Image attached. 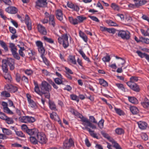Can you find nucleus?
<instances>
[{
	"instance_id": "79ce46f5",
	"label": "nucleus",
	"mask_w": 149,
	"mask_h": 149,
	"mask_svg": "<svg viewBox=\"0 0 149 149\" xmlns=\"http://www.w3.org/2000/svg\"><path fill=\"white\" fill-rule=\"evenodd\" d=\"M114 109L116 113L119 115L121 116L124 115V112L120 109L115 107Z\"/></svg>"
},
{
	"instance_id": "c9c22d12",
	"label": "nucleus",
	"mask_w": 149,
	"mask_h": 149,
	"mask_svg": "<svg viewBox=\"0 0 149 149\" xmlns=\"http://www.w3.org/2000/svg\"><path fill=\"white\" fill-rule=\"evenodd\" d=\"M116 86L119 89L121 90L122 91L125 92V89L123 86V85L120 83H116L115 84Z\"/></svg>"
},
{
	"instance_id": "2eb2a0df",
	"label": "nucleus",
	"mask_w": 149,
	"mask_h": 149,
	"mask_svg": "<svg viewBox=\"0 0 149 149\" xmlns=\"http://www.w3.org/2000/svg\"><path fill=\"white\" fill-rule=\"evenodd\" d=\"M50 117L53 120L58 122L59 124L61 125V121L60 120L58 115L55 112L50 113Z\"/></svg>"
},
{
	"instance_id": "13d9d810",
	"label": "nucleus",
	"mask_w": 149,
	"mask_h": 149,
	"mask_svg": "<svg viewBox=\"0 0 149 149\" xmlns=\"http://www.w3.org/2000/svg\"><path fill=\"white\" fill-rule=\"evenodd\" d=\"M3 131L4 134L8 135H10L12 133L11 132L10 130L6 128H3Z\"/></svg>"
},
{
	"instance_id": "7c9ffc66",
	"label": "nucleus",
	"mask_w": 149,
	"mask_h": 149,
	"mask_svg": "<svg viewBox=\"0 0 149 149\" xmlns=\"http://www.w3.org/2000/svg\"><path fill=\"white\" fill-rule=\"evenodd\" d=\"M68 62L70 64H76L77 63L76 60L74 57L72 56H70L69 57Z\"/></svg>"
},
{
	"instance_id": "864d4df0",
	"label": "nucleus",
	"mask_w": 149,
	"mask_h": 149,
	"mask_svg": "<svg viewBox=\"0 0 149 149\" xmlns=\"http://www.w3.org/2000/svg\"><path fill=\"white\" fill-rule=\"evenodd\" d=\"M54 81L56 84L58 85H60L62 83L63 79H60L58 78H57L54 79Z\"/></svg>"
},
{
	"instance_id": "f3484780",
	"label": "nucleus",
	"mask_w": 149,
	"mask_h": 149,
	"mask_svg": "<svg viewBox=\"0 0 149 149\" xmlns=\"http://www.w3.org/2000/svg\"><path fill=\"white\" fill-rule=\"evenodd\" d=\"M25 22L26 24L28 29L30 30L31 29V20L27 15H26L25 16Z\"/></svg>"
},
{
	"instance_id": "6ab92c4d",
	"label": "nucleus",
	"mask_w": 149,
	"mask_h": 149,
	"mask_svg": "<svg viewBox=\"0 0 149 149\" xmlns=\"http://www.w3.org/2000/svg\"><path fill=\"white\" fill-rule=\"evenodd\" d=\"M38 29L39 32L41 34L45 35L47 34V31L45 28L40 24L38 25Z\"/></svg>"
},
{
	"instance_id": "423d86ee",
	"label": "nucleus",
	"mask_w": 149,
	"mask_h": 149,
	"mask_svg": "<svg viewBox=\"0 0 149 149\" xmlns=\"http://www.w3.org/2000/svg\"><path fill=\"white\" fill-rule=\"evenodd\" d=\"M118 36L124 40H128L130 37V33L127 31L121 30L119 31Z\"/></svg>"
},
{
	"instance_id": "1a4fd4ad",
	"label": "nucleus",
	"mask_w": 149,
	"mask_h": 149,
	"mask_svg": "<svg viewBox=\"0 0 149 149\" xmlns=\"http://www.w3.org/2000/svg\"><path fill=\"white\" fill-rule=\"evenodd\" d=\"M63 147L66 149H69L71 147L74 146V143L73 139L70 138L69 139L66 140L63 144Z\"/></svg>"
},
{
	"instance_id": "b1692460",
	"label": "nucleus",
	"mask_w": 149,
	"mask_h": 149,
	"mask_svg": "<svg viewBox=\"0 0 149 149\" xmlns=\"http://www.w3.org/2000/svg\"><path fill=\"white\" fill-rule=\"evenodd\" d=\"M49 24L52 25L53 27H54L56 25L54 17L53 15H50L49 16Z\"/></svg>"
},
{
	"instance_id": "f03ea898",
	"label": "nucleus",
	"mask_w": 149,
	"mask_h": 149,
	"mask_svg": "<svg viewBox=\"0 0 149 149\" xmlns=\"http://www.w3.org/2000/svg\"><path fill=\"white\" fill-rule=\"evenodd\" d=\"M2 68L3 71L6 73L7 72L9 66L10 70H12L14 68V59L8 58L7 59H3L2 61Z\"/></svg>"
},
{
	"instance_id": "5701e85b",
	"label": "nucleus",
	"mask_w": 149,
	"mask_h": 149,
	"mask_svg": "<svg viewBox=\"0 0 149 149\" xmlns=\"http://www.w3.org/2000/svg\"><path fill=\"white\" fill-rule=\"evenodd\" d=\"M138 123L139 128L141 130H145L147 127V124L145 122L140 121Z\"/></svg>"
},
{
	"instance_id": "6e6d98bb",
	"label": "nucleus",
	"mask_w": 149,
	"mask_h": 149,
	"mask_svg": "<svg viewBox=\"0 0 149 149\" xmlns=\"http://www.w3.org/2000/svg\"><path fill=\"white\" fill-rule=\"evenodd\" d=\"M3 109L5 112L6 113L9 114H13V112L10 109L7 107H3Z\"/></svg>"
},
{
	"instance_id": "a878e982",
	"label": "nucleus",
	"mask_w": 149,
	"mask_h": 149,
	"mask_svg": "<svg viewBox=\"0 0 149 149\" xmlns=\"http://www.w3.org/2000/svg\"><path fill=\"white\" fill-rule=\"evenodd\" d=\"M131 112L133 114H136L139 112L138 109L135 106H131L130 108Z\"/></svg>"
},
{
	"instance_id": "603ef678",
	"label": "nucleus",
	"mask_w": 149,
	"mask_h": 149,
	"mask_svg": "<svg viewBox=\"0 0 149 149\" xmlns=\"http://www.w3.org/2000/svg\"><path fill=\"white\" fill-rule=\"evenodd\" d=\"M3 77L8 82H11L12 79L10 75H4Z\"/></svg>"
},
{
	"instance_id": "a211bd4d",
	"label": "nucleus",
	"mask_w": 149,
	"mask_h": 149,
	"mask_svg": "<svg viewBox=\"0 0 149 149\" xmlns=\"http://www.w3.org/2000/svg\"><path fill=\"white\" fill-rule=\"evenodd\" d=\"M56 15L57 18L61 21L63 19L62 11L61 9H58L56 11Z\"/></svg>"
},
{
	"instance_id": "e2e57ef3",
	"label": "nucleus",
	"mask_w": 149,
	"mask_h": 149,
	"mask_svg": "<svg viewBox=\"0 0 149 149\" xmlns=\"http://www.w3.org/2000/svg\"><path fill=\"white\" fill-rule=\"evenodd\" d=\"M104 122V120L103 119H102L98 123V125L100 128H102L103 127Z\"/></svg>"
},
{
	"instance_id": "58836bf2",
	"label": "nucleus",
	"mask_w": 149,
	"mask_h": 149,
	"mask_svg": "<svg viewBox=\"0 0 149 149\" xmlns=\"http://www.w3.org/2000/svg\"><path fill=\"white\" fill-rule=\"evenodd\" d=\"M38 52L40 54V56L45 55V50L43 46L38 48Z\"/></svg>"
},
{
	"instance_id": "680f3d73",
	"label": "nucleus",
	"mask_w": 149,
	"mask_h": 149,
	"mask_svg": "<svg viewBox=\"0 0 149 149\" xmlns=\"http://www.w3.org/2000/svg\"><path fill=\"white\" fill-rule=\"evenodd\" d=\"M34 90L39 95H41V94H42V91L41 90V91H40L39 88L38 86L36 87H35L34 88Z\"/></svg>"
},
{
	"instance_id": "ddd939ff",
	"label": "nucleus",
	"mask_w": 149,
	"mask_h": 149,
	"mask_svg": "<svg viewBox=\"0 0 149 149\" xmlns=\"http://www.w3.org/2000/svg\"><path fill=\"white\" fill-rule=\"evenodd\" d=\"M26 46H25L24 43L22 42H19V54L22 57H24L25 56L24 52L25 51V47Z\"/></svg>"
},
{
	"instance_id": "bb28decb",
	"label": "nucleus",
	"mask_w": 149,
	"mask_h": 149,
	"mask_svg": "<svg viewBox=\"0 0 149 149\" xmlns=\"http://www.w3.org/2000/svg\"><path fill=\"white\" fill-rule=\"evenodd\" d=\"M49 108L51 110H56V105L54 102L49 100Z\"/></svg>"
},
{
	"instance_id": "4d7b16f0",
	"label": "nucleus",
	"mask_w": 149,
	"mask_h": 149,
	"mask_svg": "<svg viewBox=\"0 0 149 149\" xmlns=\"http://www.w3.org/2000/svg\"><path fill=\"white\" fill-rule=\"evenodd\" d=\"M42 58L43 62L47 65H49V62L47 58L45 57L44 55L41 56Z\"/></svg>"
},
{
	"instance_id": "8fccbe9b",
	"label": "nucleus",
	"mask_w": 149,
	"mask_h": 149,
	"mask_svg": "<svg viewBox=\"0 0 149 149\" xmlns=\"http://www.w3.org/2000/svg\"><path fill=\"white\" fill-rule=\"evenodd\" d=\"M43 38L45 40L49 43H53L54 42V40L51 38H48L45 36H44Z\"/></svg>"
},
{
	"instance_id": "aec40b11",
	"label": "nucleus",
	"mask_w": 149,
	"mask_h": 149,
	"mask_svg": "<svg viewBox=\"0 0 149 149\" xmlns=\"http://www.w3.org/2000/svg\"><path fill=\"white\" fill-rule=\"evenodd\" d=\"M26 133L30 136L33 135H37L38 132V130L37 129L34 128L32 129H28L26 130Z\"/></svg>"
},
{
	"instance_id": "a18cd8bd",
	"label": "nucleus",
	"mask_w": 149,
	"mask_h": 149,
	"mask_svg": "<svg viewBox=\"0 0 149 149\" xmlns=\"http://www.w3.org/2000/svg\"><path fill=\"white\" fill-rule=\"evenodd\" d=\"M30 141L33 144H36L38 143V141L37 138L36 139L34 136H30Z\"/></svg>"
},
{
	"instance_id": "393cba45",
	"label": "nucleus",
	"mask_w": 149,
	"mask_h": 149,
	"mask_svg": "<svg viewBox=\"0 0 149 149\" xmlns=\"http://www.w3.org/2000/svg\"><path fill=\"white\" fill-rule=\"evenodd\" d=\"M118 66L120 67H123L124 69H125L127 66L125 65V61L123 58H120L118 61Z\"/></svg>"
},
{
	"instance_id": "72a5a7b5",
	"label": "nucleus",
	"mask_w": 149,
	"mask_h": 149,
	"mask_svg": "<svg viewBox=\"0 0 149 149\" xmlns=\"http://www.w3.org/2000/svg\"><path fill=\"white\" fill-rule=\"evenodd\" d=\"M85 128L89 132L91 136L95 138H97L98 136L96 134L94 133V131L91 130L90 128L88 127H86Z\"/></svg>"
},
{
	"instance_id": "0eeeda50",
	"label": "nucleus",
	"mask_w": 149,
	"mask_h": 149,
	"mask_svg": "<svg viewBox=\"0 0 149 149\" xmlns=\"http://www.w3.org/2000/svg\"><path fill=\"white\" fill-rule=\"evenodd\" d=\"M9 47L10 48V50L13 57L16 59L18 60L19 56L17 53V49L15 45L13 43H10Z\"/></svg>"
},
{
	"instance_id": "2f4dec72",
	"label": "nucleus",
	"mask_w": 149,
	"mask_h": 149,
	"mask_svg": "<svg viewBox=\"0 0 149 149\" xmlns=\"http://www.w3.org/2000/svg\"><path fill=\"white\" fill-rule=\"evenodd\" d=\"M0 45L6 52L8 51V48L6 43L3 41L0 40Z\"/></svg>"
},
{
	"instance_id": "c756f323",
	"label": "nucleus",
	"mask_w": 149,
	"mask_h": 149,
	"mask_svg": "<svg viewBox=\"0 0 149 149\" xmlns=\"http://www.w3.org/2000/svg\"><path fill=\"white\" fill-rule=\"evenodd\" d=\"M69 20L70 22L74 25L78 24L77 18H74L72 17H69Z\"/></svg>"
},
{
	"instance_id": "9b49d317",
	"label": "nucleus",
	"mask_w": 149,
	"mask_h": 149,
	"mask_svg": "<svg viewBox=\"0 0 149 149\" xmlns=\"http://www.w3.org/2000/svg\"><path fill=\"white\" fill-rule=\"evenodd\" d=\"M47 0H37L35 3V7L38 8L45 7L47 4Z\"/></svg>"
},
{
	"instance_id": "3c124183",
	"label": "nucleus",
	"mask_w": 149,
	"mask_h": 149,
	"mask_svg": "<svg viewBox=\"0 0 149 149\" xmlns=\"http://www.w3.org/2000/svg\"><path fill=\"white\" fill-rule=\"evenodd\" d=\"M4 120L8 124H11L13 123V121L12 118L8 117L7 116Z\"/></svg>"
},
{
	"instance_id": "dca6fc26",
	"label": "nucleus",
	"mask_w": 149,
	"mask_h": 149,
	"mask_svg": "<svg viewBox=\"0 0 149 149\" xmlns=\"http://www.w3.org/2000/svg\"><path fill=\"white\" fill-rule=\"evenodd\" d=\"M6 11L9 13L15 14L17 11V9L15 7L9 6L5 9Z\"/></svg>"
},
{
	"instance_id": "412c9836",
	"label": "nucleus",
	"mask_w": 149,
	"mask_h": 149,
	"mask_svg": "<svg viewBox=\"0 0 149 149\" xmlns=\"http://www.w3.org/2000/svg\"><path fill=\"white\" fill-rule=\"evenodd\" d=\"M67 6L68 7L72 8L74 10L76 11H78L79 10V6L77 5L74 4L72 3H68Z\"/></svg>"
},
{
	"instance_id": "6e6552de",
	"label": "nucleus",
	"mask_w": 149,
	"mask_h": 149,
	"mask_svg": "<svg viewBox=\"0 0 149 149\" xmlns=\"http://www.w3.org/2000/svg\"><path fill=\"white\" fill-rule=\"evenodd\" d=\"M108 139H109V141L111 142L113 146H112L109 143H107V148L109 149H113V147L116 149H122L120 145L116 143L113 139H111L110 137H107Z\"/></svg>"
},
{
	"instance_id": "09e8293b",
	"label": "nucleus",
	"mask_w": 149,
	"mask_h": 149,
	"mask_svg": "<svg viewBox=\"0 0 149 149\" xmlns=\"http://www.w3.org/2000/svg\"><path fill=\"white\" fill-rule=\"evenodd\" d=\"M141 31L144 36H149V29H148L146 31H145L143 29H141Z\"/></svg>"
},
{
	"instance_id": "7ed1b4c3",
	"label": "nucleus",
	"mask_w": 149,
	"mask_h": 149,
	"mask_svg": "<svg viewBox=\"0 0 149 149\" xmlns=\"http://www.w3.org/2000/svg\"><path fill=\"white\" fill-rule=\"evenodd\" d=\"M68 38L67 35L66 34H64L61 36H58V41L60 44L62 45L64 48H66L69 46Z\"/></svg>"
},
{
	"instance_id": "f704fd0d",
	"label": "nucleus",
	"mask_w": 149,
	"mask_h": 149,
	"mask_svg": "<svg viewBox=\"0 0 149 149\" xmlns=\"http://www.w3.org/2000/svg\"><path fill=\"white\" fill-rule=\"evenodd\" d=\"M30 106L33 109H36L37 106L36 103L32 100H29V102Z\"/></svg>"
},
{
	"instance_id": "e433bc0d",
	"label": "nucleus",
	"mask_w": 149,
	"mask_h": 149,
	"mask_svg": "<svg viewBox=\"0 0 149 149\" xmlns=\"http://www.w3.org/2000/svg\"><path fill=\"white\" fill-rule=\"evenodd\" d=\"M99 83L101 85L104 87H107L108 86L107 83L102 79H99Z\"/></svg>"
},
{
	"instance_id": "c03bdc74",
	"label": "nucleus",
	"mask_w": 149,
	"mask_h": 149,
	"mask_svg": "<svg viewBox=\"0 0 149 149\" xmlns=\"http://www.w3.org/2000/svg\"><path fill=\"white\" fill-rule=\"evenodd\" d=\"M111 60V58L109 55L108 54H107L106 56L102 58V61L104 62H109Z\"/></svg>"
},
{
	"instance_id": "49530a36",
	"label": "nucleus",
	"mask_w": 149,
	"mask_h": 149,
	"mask_svg": "<svg viewBox=\"0 0 149 149\" xmlns=\"http://www.w3.org/2000/svg\"><path fill=\"white\" fill-rule=\"evenodd\" d=\"M27 123H33L36 121L35 118L31 116H27Z\"/></svg>"
},
{
	"instance_id": "f8f14e48",
	"label": "nucleus",
	"mask_w": 149,
	"mask_h": 149,
	"mask_svg": "<svg viewBox=\"0 0 149 149\" xmlns=\"http://www.w3.org/2000/svg\"><path fill=\"white\" fill-rule=\"evenodd\" d=\"M28 52L29 58L31 60H35L36 59L35 56L36 55V53L35 49L29 48L28 50Z\"/></svg>"
},
{
	"instance_id": "20e7f679",
	"label": "nucleus",
	"mask_w": 149,
	"mask_h": 149,
	"mask_svg": "<svg viewBox=\"0 0 149 149\" xmlns=\"http://www.w3.org/2000/svg\"><path fill=\"white\" fill-rule=\"evenodd\" d=\"M40 88L42 92H50L52 90L51 86L45 81L42 82Z\"/></svg>"
},
{
	"instance_id": "f257e3e1",
	"label": "nucleus",
	"mask_w": 149,
	"mask_h": 149,
	"mask_svg": "<svg viewBox=\"0 0 149 149\" xmlns=\"http://www.w3.org/2000/svg\"><path fill=\"white\" fill-rule=\"evenodd\" d=\"M70 111L73 115L81 118V121L83 122L82 124L84 126H87L90 127L92 129L96 128V127L89 121L87 118L83 117L82 115L76 110L73 109L71 108Z\"/></svg>"
},
{
	"instance_id": "4be33fe9",
	"label": "nucleus",
	"mask_w": 149,
	"mask_h": 149,
	"mask_svg": "<svg viewBox=\"0 0 149 149\" xmlns=\"http://www.w3.org/2000/svg\"><path fill=\"white\" fill-rule=\"evenodd\" d=\"M141 104L144 108H148L149 107V100L147 98H145L144 100L141 102Z\"/></svg>"
},
{
	"instance_id": "39448f33",
	"label": "nucleus",
	"mask_w": 149,
	"mask_h": 149,
	"mask_svg": "<svg viewBox=\"0 0 149 149\" xmlns=\"http://www.w3.org/2000/svg\"><path fill=\"white\" fill-rule=\"evenodd\" d=\"M38 142L41 144H44L47 142V139L45 134L42 132H39L36 135Z\"/></svg>"
},
{
	"instance_id": "473e14b6",
	"label": "nucleus",
	"mask_w": 149,
	"mask_h": 149,
	"mask_svg": "<svg viewBox=\"0 0 149 149\" xmlns=\"http://www.w3.org/2000/svg\"><path fill=\"white\" fill-rule=\"evenodd\" d=\"M79 52L85 60L87 61L88 62H91V61L89 58L86 56L82 50H80L79 51Z\"/></svg>"
},
{
	"instance_id": "774afa93",
	"label": "nucleus",
	"mask_w": 149,
	"mask_h": 149,
	"mask_svg": "<svg viewBox=\"0 0 149 149\" xmlns=\"http://www.w3.org/2000/svg\"><path fill=\"white\" fill-rule=\"evenodd\" d=\"M107 31L109 33L114 34L115 33V30L113 28H107Z\"/></svg>"
},
{
	"instance_id": "69168bd1",
	"label": "nucleus",
	"mask_w": 149,
	"mask_h": 149,
	"mask_svg": "<svg viewBox=\"0 0 149 149\" xmlns=\"http://www.w3.org/2000/svg\"><path fill=\"white\" fill-rule=\"evenodd\" d=\"M70 98L73 100H75L78 102L79 101V99L78 97L74 95H70Z\"/></svg>"
},
{
	"instance_id": "9d476101",
	"label": "nucleus",
	"mask_w": 149,
	"mask_h": 149,
	"mask_svg": "<svg viewBox=\"0 0 149 149\" xmlns=\"http://www.w3.org/2000/svg\"><path fill=\"white\" fill-rule=\"evenodd\" d=\"M126 84L127 86L133 91L136 92H139L140 91L139 86L136 84L131 82H127Z\"/></svg>"
},
{
	"instance_id": "ea45409f",
	"label": "nucleus",
	"mask_w": 149,
	"mask_h": 149,
	"mask_svg": "<svg viewBox=\"0 0 149 149\" xmlns=\"http://www.w3.org/2000/svg\"><path fill=\"white\" fill-rule=\"evenodd\" d=\"M77 18L78 19V24L81 23L83 21L86 19V17L82 16H79L77 17Z\"/></svg>"
},
{
	"instance_id": "cd10ccee",
	"label": "nucleus",
	"mask_w": 149,
	"mask_h": 149,
	"mask_svg": "<svg viewBox=\"0 0 149 149\" xmlns=\"http://www.w3.org/2000/svg\"><path fill=\"white\" fill-rule=\"evenodd\" d=\"M128 98L129 102L134 104H137L138 102L137 100L134 97L128 96Z\"/></svg>"
},
{
	"instance_id": "bf43d9fd",
	"label": "nucleus",
	"mask_w": 149,
	"mask_h": 149,
	"mask_svg": "<svg viewBox=\"0 0 149 149\" xmlns=\"http://www.w3.org/2000/svg\"><path fill=\"white\" fill-rule=\"evenodd\" d=\"M36 44L37 47V48L43 47V43L40 41H37L36 42Z\"/></svg>"
},
{
	"instance_id": "de8ad7c7",
	"label": "nucleus",
	"mask_w": 149,
	"mask_h": 149,
	"mask_svg": "<svg viewBox=\"0 0 149 149\" xmlns=\"http://www.w3.org/2000/svg\"><path fill=\"white\" fill-rule=\"evenodd\" d=\"M27 116H21L19 117V120L21 122L27 123Z\"/></svg>"
},
{
	"instance_id": "37998d69",
	"label": "nucleus",
	"mask_w": 149,
	"mask_h": 149,
	"mask_svg": "<svg viewBox=\"0 0 149 149\" xmlns=\"http://www.w3.org/2000/svg\"><path fill=\"white\" fill-rule=\"evenodd\" d=\"M43 95L45 98L49 100L50 98V93L49 92H42V94L40 95L42 96Z\"/></svg>"
},
{
	"instance_id": "338daca9",
	"label": "nucleus",
	"mask_w": 149,
	"mask_h": 149,
	"mask_svg": "<svg viewBox=\"0 0 149 149\" xmlns=\"http://www.w3.org/2000/svg\"><path fill=\"white\" fill-rule=\"evenodd\" d=\"M9 29L10 32L12 34H15L16 33V30L14 28L10 26L9 27Z\"/></svg>"
},
{
	"instance_id": "c85d7f7f",
	"label": "nucleus",
	"mask_w": 149,
	"mask_h": 149,
	"mask_svg": "<svg viewBox=\"0 0 149 149\" xmlns=\"http://www.w3.org/2000/svg\"><path fill=\"white\" fill-rule=\"evenodd\" d=\"M79 35L80 36L85 42H86L87 41V37L84 32L80 31H79Z\"/></svg>"
},
{
	"instance_id": "a19ab883",
	"label": "nucleus",
	"mask_w": 149,
	"mask_h": 149,
	"mask_svg": "<svg viewBox=\"0 0 149 149\" xmlns=\"http://www.w3.org/2000/svg\"><path fill=\"white\" fill-rule=\"evenodd\" d=\"M111 7L114 10L119 11L120 10V7L119 6L114 3H111Z\"/></svg>"
},
{
	"instance_id": "0e129e2a",
	"label": "nucleus",
	"mask_w": 149,
	"mask_h": 149,
	"mask_svg": "<svg viewBox=\"0 0 149 149\" xmlns=\"http://www.w3.org/2000/svg\"><path fill=\"white\" fill-rule=\"evenodd\" d=\"M141 41L146 44H149V39L142 37L140 38Z\"/></svg>"
},
{
	"instance_id": "4c0bfd02",
	"label": "nucleus",
	"mask_w": 149,
	"mask_h": 149,
	"mask_svg": "<svg viewBox=\"0 0 149 149\" xmlns=\"http://www.w3.org/2000/svg\"><path fill=\"white\" fill-rule=\"evenodd\" d=\"M115 132L117 134L121 135L124 133V131L123 129L122 128H118L116 129Z\"/></svg>"
},
{
	"instance_id": "052dcab7",
	"label": "nucleus",
	"mask_w": 149,
	"mask_h": 149,
	"mask_svg": "<svg viewBox=\"0 0 149 149\" xmlns=\"http://www.w3.org/2000/svg\"><path fill=\"white\" fill-rule=\"evenodd\" d=\"M141 138L144 140H147L148 139L147 135L144 133H142L141 134Z\"/></svg>"
},
{
	"instance_id": "4468645a",
	"label": "nucleus",
	"mask_w": 149,
	"mask_h": 149,
	"mask_svg": "<svg viewBox=\"0 0 149 149\" xmlns=\"http://www.w3.org/2000/svg\"><path fill=\"white\" fill-rule=\"evenodd\" d=\"M5 89L8 91L11 92H15L17 91L18 88L15 86H14L12 85L7 84L5 86Z\"/></svg>"
},
{
	"instance_id": "5fc2aeb1",
	"label": "nucleus",
	"mask_w": 149,
	"mask_h": 149,
	"mask_svg": "<svg viewBox=\"0 0 149 149\" xmlns=\"http://www.w3.org/2000/svg\"><path fill=\"white\" fill-rule=\"evenodd\" d=\"M138 80V78L137 77L132 76L130 79V81L129 82H133L137 81Z\"/></svg>"
}]
</instances>
